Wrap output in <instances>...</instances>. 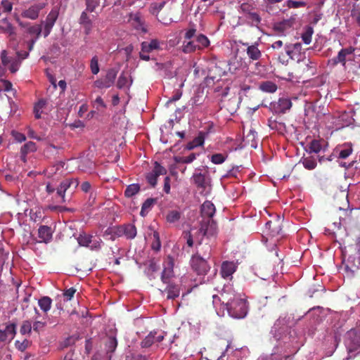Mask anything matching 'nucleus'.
I'll use <instances>...</instances> for the list:
<instances>
[{
    "mask_svg": "<svg viewBox=\"0 0 360 360\" xmlns=\"http://www.w3.org/2000/svg\"><path fill=\"white\" fill-rule=\"evenodd\" d=\"M219 300L225 305L231 316L244 318L248 311L245 299L241 298L240 294L236 292L231 286H225L220 294Z\"/></svg>",
    "mask_w": 360,
    "mask_h": 360,
    "instance_id": "f257e3e1",
    "label": "nucleus"
},
{
    "mask_svg": "<svg viewBox=\"0 0 360 360\" xmlns=\"http://www.w3.org/2000/svg\"><path fill=\"white\" fill-rule=\"evenodd\" d=\"M79 182L78 179H66V180H63L60 183L56 181V180L48 181V183H46V191L54 194V201L56 202L55 205H49V209H51V210H59L60 212L65 210V209H66L65 207L58 206V204L63 202V201L65 200V192L67 188L70 186H78Z\"/></svg>",
    "mask_w": 360,
    "mask_h": 360,
    "instance_id": "f03ea898",
    "label": "nucleus"
},
{
    "mask_svg": "<svg viewBox=\"0 0 360 360\" xmlns=\"http://www.w3.org/2000/svg\"><path fill=\"white\" fill-rule=\"evenodd\" d=\"M216 207L211 200H205L201 206L202 220L199 229L198 235L205 236L208 238L210 236H214L217 232V225L213 219Z\"/></svg>",
    "mask_w": 360,
    "mask_h": 360,
    "instance_id": "7ed1b4c3",
    "label": "nucleus"
},
{
    "mask_svg": "<svg viewBox=\"0 0 360 360\" xmlns=\"http://www.w3.org/2000/svg\"><path fill=\"white\" fill-rule=\"evenodd\" d=\"M191 265L192 269L196 271L198 274H207L210 269V266L207 259L203 257L200 252V245H198V250L195 255L191 258Z\"/></svg>",
    "mask_w": 360,
    "mask_h": 360,
    "instance_id": "20e7f679",
    "label": "nucleus"
},
{
    "mask_svg": "<svg viewBox=\"0 0 360 360\" xmlns=\"http://www.w3.org/2000/svg\"><path fill=\"white\" fill-rule=\"evenodd\" d=\"M347 336L346 345L349 354L347 359H350L352 357V352H354V351L359 352L360 351V327L349 330L347 333Z\"/></svg>",
    "mask_w": 360,
    "mask_h": 360,
    "instance_id": "39448f33",
    "label": "nucleus"
},
{
    "mask_svg": "<svg viewBox=\"0 0 360 360\" xmlns=\"http://www.w3.org/2000/svg\"><path fill=\"white\" fill-rule=\"evenodd\" d=\"M117 73L118 70L116 68H110L107 70L104 78L94 81V86L101 89L110 88V86H112V85L115 84Z\"/></svg>",
    "mask_w": 360,
    "mask_h": 360,
    "instance_id": "423d86ee",
    "label": "nucleus"
},
{
    "mask_svg": "<svg viewBox=\"0 0 360 360\" xmlns=\"http://www.w3.org/2000/svg\"><path fill=\"white\" fill-rule=\"evenodd\" d=\"M360 268V252L359 249L353 255H350L345 261V269L352 276Z\"/></svg>",
    "mask_w": 360,
    "mask_h": 360,
    "instance_id": "0eeeda50",
    "label": "nucleus"
},
{
    "mask_svg": "<svg viewBox=\"0 0 360 360\" xmlns=\"http://www.w3.org/2000/svg\"><path fill=\"white\" fill-rule=\"evenodd\" d=\"M167 169L159 164V162H155L154 167L152 172H148L146 174V179L148 183L153 187L156 186L158 183V179L160 174H165L167 173Z\"/></svg>",
    "mask_w": 360,
    "mask_h": 360,
    "instance_id": "6e6552de",
    "label": "nucleus"
},
{
    "mask_svg": "<svg viewBox=\"0 0 360 360\" xmlns=\"http://www.w3.org/2000/svg\"><path fill=\"white\" fill-rule=\"evenodd\" d=\"M354 51L355 49L353 46H349L345 49H341L337 56L332 59L333 65H338V63L345 65L347 60H352Z\"/></svg>",
    "mask_w": 360,
    "mask_h": 360,
    "instance_id": "1a4fd4ad",
    "label": "nucleus"
},
{
    "mask_svg": "<svg viewBox=\"0 0 360 360\" xmlns=\"http://www.w3.org/2000/svg\"><path fill=\"white\" fill-rule=\"evenodd\" d=\"M174 259L172 257H167L163 262V270L161 274V281L167 285L170 283V278L174 276Z\"/></svg>",
    "mask_w": 360,
    "mask_h": 360,
    "instance_id": "9d476101",
    "label": "nucleus"
},
{
    "mask_svg": "<svg viewBox=\"0 0 360 360\" xmlns=\"http://www.w3.org/2000/svg\"><path fill=\"white\" fill-rule=\"evenodd\" d=\"M16 334V324H7L4 329L0 328V342H10Z\"/></svg>",
    "mask_w": 360,
    "mask_h": 360,
    "instance_id": "9b49d317",
    "label": "nucleus"
},
{
    "mask_svg": "<svg viewBox=\"0 0 360 360\" xmlns=\"http://www.w3.org/2000/svg\"><path fill=\"white\" fill-rule=\"evenodd\" d=\"M132 84L133 79L131 74L128 73V72H122L117 79V87L119 89L126 88L129 90Z\"/></svg>",
    "mask_w": 360,
    "mask_h": 360,
    "instance_id": "f8f14e48",
    "label": "nucleus"
},
{
    "mask_svg": "<svg viewBox=\"0 0 360 360\" xmlns=\"http://www.w3.org/2000/svg\"><path fill=\"white\" fill-rule=\"evenodd\" d=\"M237 266L234 262L224 261L221 264V274L224 278H232L234 271H236Z\"/></svg>",
    "mask_w": 360,
    "mask_h": 360,
    "instance_id": "ddd939ff",
    "label": "nucleus"
},
{
    "mask_svg": "<svg viewBox=\"0 0 360 360\" xmlns=\"http://www.w3.org/2000/svg\"><path fill=\"white\" fill-rule=\"evenodd\" d=\"M165 4V3L163 1L162 3L158 4L155 7L157 10V17L158 19L163 24H170L172 21V16L171 13L166 14L165 11H164L163 8Z\"/></svg>",
    "mask_w": 360,
    "mask_h": 360,
    "instance_id": "4468645a",
    "label": "nucleus"
},
{
    "mask_svg": "<svg viewBox=\"0 0 360 360\" xmlns=\"http://www.w3.org/2000/svg\"><path fill=\"white\" fill-rule=\"evenodd\" d=\"M243 46H247L246 53L248 54L249 58L251 60H259V58H261L262 51L259 49V44H257V42L252 44V45H249V44H243Z\"/></svg>",
    "mask_w": 360,
    "mask_h": 360,
    "instance_id": "2eb2a0df",
    "label": "nucleus"
},
{
    "mask_svg": "<svg viewBox=\"0 0 360 360\" xmlns=\"http://www.w3.org/2000/svg\"><path fill=\"white\" fill-rule=\"evenodd\" d=\"M118 232L124 235L127 238H134L137 235V229L133 224H126L118 228Z\"/></svg>",
    "mask_w": 360,
    "mask_h": 360,
    "instance_id": "dca6fc26",
    "label": "nucleus"
},
{
    "mask_svg": "<svg viewBox=\"0 0 360 360\" xmlns=\"http://www.w3.org/2000/svg\"><path fill=\"white\" fill-rule=\"evenodd\" d=\"M353 151V146L351 143L343 144L335 149L334 154L338 158H347Z\"/></svg>",
    "mask_w": 360,
    "mask_h": 360,
    "instance_id": "f3484780",
    "label": "nucleus"
},
{
    "mask_svg": "<svg viewBox=\"0 0 360 360\" xmlns=\"http://www.w3.org/2000/svg\"><path fill=\"white\" fill-rule=\"evenodd\" d=\"M265 227L271 236L279 235L282 230L281 221L280 219H276L274 221H267L265 223Z\"/></svg>",
    "mask_w": 360,
    "mask_h": 360,
    "instance_id": "a211bd4d",
    "label": "nucleus"
},
{
    "mask_svg": "<svg viewBox=\"0 0 360 360\" xmlns=\"http://www.w3.org/2000/svg\"><path fill=\"white\" fill-rule=\"evenodd\" d=\"M59 10L58 6H55V8H53L49 12L46 18V35H49L53 25L55 24L59 16Z\"/></svg>",
    "mask_w": 360,
    "mask_h": 360,
    "instance_id": "6ab92c4d",
    "label": "nucleus"
},
{
    "mask_svg": "<svg viewBox=\"0 0 360 360\" xmlns=\"http://www.w3.org/2000/svg\"><path fill=\"white\" fill-rule=\"evenodd\" d=\"M129 20L135 26L136 29H140L143 32H146L144 27V19L140 13H135V14H130Z\"/></svg>",
    "mask_w": 360,
    "mask_h": 360,
    "instance_id": "aec40b11",
    "label": "nucleus"
},
{
    "mask_svg": "<svg viewBox=\"0 0 360 360\" xmlns=\"http://www.w3.org/2000/svg\"><path fill=\"white\" fill-rule=\"evenodd\" d=\"M165 291H166L167 293V299H176V297H179V296L180 286L179 285L170 283L169 285H167V288L165 289Z\"/></svg>",
    "mask_w": 360,
    "mask_h": 360,
    "instance_id": "412c9836",
    "label": "nucleus"
},
{
    "mask_svg": "<svg viewBox=\"0 0 360 360\" xmlns=\"http://www.w3.org/2000/svg\"><path fill=\"white\" fill-rule=\"evenodd\" d=\"M36 150V145L32 141H29L24 144L20 149V159L25 162L27 161L26 155Z\"/></svg>",
    "mask_w": 360,
    "mask_h": 360,
    "instance_id": "4be33fe9",
    "label": "nucleus"
},
{
    "mask_svg": "<svg viewBox=\"0 0 360 360\" xmlns=\"http://www.w3.org/2000/svg\"><path fill=\"white\" fill-rule=\"evenodd\" d=\"M193 179L198 187L205 188L207 186L206 176L205 174H202V172H195L193 175Z\"/></svg>",
    "mask_w": 360,
    "mask_h": 360,
    "instance_id": "5701e85b",
    "label": "nucleus"
},
{
    "mask_svg": "<svg viewBox=\"0 0 360 360\" xmlns=\"http://www.w3.org/2000/svg\"><path fill=\"white\" fill-rule=\"evenodd\" d=\"M202 240L198 241V245H200V251L201 252L202 255L207 260V257H210L212 254V245L210 243H202Z\"/></svg>",
    "mask_w": 360,
    "mask_h": 360,
    "instance_id": "b1692460",
    "label": "nucleus"
},
{
    "mask_svg": "<svg viewBox=\"0 0 360 360\" xmlns=\"http://www.w3.org/2000/svg\"><path fill=\"white\" fill-rule=\"evenodd\" d=\"M259 88L263 91H267V93H274L277 90L278 87L272 80H265L264 82H262L259 84Z\"/></svg>",
    "mask_w": 360,
    "mask_h": 360,
    "instance_id": "393cba45",
    "label": "nucleus"
},
{
    "mask_svg": "<svg viewBox=\"0 0 360 360\" xmlns=\"http://www.w3.org/2000/svg\"><path fill=\"white\" fill-rule=\"evenodd\" d=\"M156 201H157L156 198H147V200H146L143 202V203L142 204L140 214L141 215L147 214V213H148L149 210H150V209H152L154 204H155Z\"/></svg>",
    "mask_w": 360,
    "mask_h": 360,
    "instance_id": "a878e982",
    "label": "nucleus"
},
{
    "mask_svg": "<svg viewBox=\"0 0 360 360\" xmlns=\"http://www.w3.org/2000/svg\"><path fill=\"white\" fill-rule=\"evenodd\" d=\"M160 42L158 39H151L149 42L144 41L143 42V49L147 52H152L154 49H159Z\"/></svg>",
    "mask_w": 360,
    "mask_h": 360,
    "instance_id": "bb28decb",
    "label": "nucleus"
},
{
    "mask_svg": "<svg viewBox=\"0 0 360 360\" xmlns=\"http://www.w3.org/2000/svg\"><path fill=\"white\" fill-rule=\"evenodd\" d=\"M300 65H302V66H306V68H303V70L304 71H306L307 74H315L316 65L314 61H311L309 59L303 60L300 63Z\"/></svg>",
    "mask_w": 360,
    "mask_h": 360,
    "instance_id": "cd10ccee",
    "label": "nucleus"
},
{
    "mask_svg": "<svg viewBox=\"0 0 360 360\" xmlns=\"http://www.w3.org/2000/svg\"><path fill=\"white\" fill-rule=\"evenodd\" d=\"M141 186L140 184H137V183H134V184H129L126 187L124 191V195L127 198H131L136 193H138L140 191Z\"/></svg>",
    "mask_w": 360,
    "mask_h": 360,
    "instance_id": "c85d7f7f",
    "label": "nucleus"
},
{
    "mask_svg": "<svg viewBox=\"0 0 360 360\" xmlns=\"http://www.w3.org/2000/svg\"><path fill=\"white\" fill-rule=\"evenodd\" d=\"M117 347V340L114 336H110L105 342V348L107 352H114L115 348Z\"/></svg>",
    "mask_w": 360,
    "mask_h": 360,
    "instance_id": "c756f323",
    "label": "nucleus"
},
{
    "mask_svg": "<svg viewBox=\"0 0 360 360\" xmlns=\"http://www.w3.org/2000/svg\"><path fill=\"white\" fill-rule=\"evenodd\" d=\"M39 8L38 6H32L22 13V16L30 19H36L39 15Z\"/></svg>",
    "mask_w": 360,
    "mask_h": 360,
    "instance_id": "7c9ffc66",
    "label": "nucleus"
},
{
    "mask_svg": "<svg viewBox=\"0 0 360 360\" xmlns=\"http://www.w3.org/2000/svg\"><path fill=\"white\" fill-rule=\"evenodd\" d=\"M198 49H202V48H205V46H208L210 44V41L207 36L205 34H198L196 38Z\"/></svg>",
    "mask_w": 360,
    "mask_h": 360,
    "instance_id": "2f4dec72",
    "label": "nucleus"
},
{
    "mask_svg": "<svg viewBox=\"0 0 360 360\" xmlns=\"http://www.w3.org/2000/svg\"><path fill=\"white\" fill-rule=\"evenodd\" d=\"M198 49V42L196 41H184L183 45V51L185 53L195 52Z\"/></svg>",
    "mask_w": 360,
    "mask_h": 360,
    "instance_id": "473e14b6",
    "label": "nucleus"
},
{
    "mask_svg": "<svg viewBox=\"0 0 360 360\" xmlns=\"http://www.w3.org/2000/svg\"><path fill=\"white\" fill-rule=\"evenodd\" d=\"M27 32L31 35L36 36L35 39H37L39 37V35L41 34V29L39 25H35L29 27L28 29H27ZM35 40L36 39H31L32 44L30 45V49H29L30 50L32 49V44L34 43Z\"/></svg>",
    "mask_w": 360,
    "mask_h": 360,
    "instance_id": "72a5a7b5",
    "label": "nucleus"
},
{
    "mask_svg": "<svg viewBox=\"0 0 360 360\" xmlns=\"http://www.w3.org/2000/svg\"><path fill=\"white\" fill-rule=\"evenodd\" d=\"M302 162L304 167L307 169H314L317 165L316 160L315 158H313V156L302 158Z\"/></svg>",
    "mask_w": 360,
    "mask_h": 360,
    "instance_id": "f704fd0d",
    "label": "nucleus"
},
{
    "mask_svg": "<svg viewBox=\"0 0 360 360\" xmlns=\"http://www.w3.org/2000/svg\"><path fill=\"white\" fill-rule=\"evenodd\" d=\"M248 19L250 20L252 25H255L256 26H258L262 20V18L259 14L256 13V11H252V6H251V5L250 11L248 13Z\"/></svg>",
    "mask_w": 360,
    "mask_h": 360,
    "instance_id": "c9c22d12",
    "label": "nucleus"
},
{
    "mask_svg": "<svg viewBox=\"0 0 360 360\" xmlns=\"http://www.w3.org/2000/svg\"><path fill=\"white\" fill-rule=\"evenodd\" d=\"M45 107V101L41 99L34 107V117L37 119L41 118V115L43 112V109Z\"/></svg>",
    "mask_w": 360,
    "mask_h": 360,
    "instance_id": "e433bc0d",
    "label": "nucleus"
},
{
    "mask_svg": "<svg viewBox=\"0 0 360 360\" xmlns=\"http://www.w3.org/2000/svg\"><path fill=\"white\" fill-rule=\"evenodd\" d=\"M155 334L157 333H150L143 340L141 341L142 347H149V346H152L153 343L155 342Z\"/></svg>",
    "mask_w": 360,
    "mask_h": 360,
    "instance_id": "4c0bfd02",
    "label": "nucleus"
},
{
    "mask_svg": "<svg viewBox=\"0 0 360 360\" xmlns=\"http://www.w3.org/2000/svg\"><path fill=\"white\" fill-rule=\"evenodd\" d=\"M314 30L312 27H307L305 32L302 34V39L306 44H310Z\"/></svg>",
    "mask_w": 360,
    "mask_h": 360,
    "instance_id": "58836bf2",
    "label": "nucleus"
},
{
    "mask_svg": "<svg viewBox=\"0 0 360 360\" xmlns=\"http://www.w3.org/2000/svg\"><path fill=\"white\" fill-rule=\"evenodd\" d=\"M80 24H83L85 25L87 32L90 30L91 26V20L89 17H88L87 13L86 11H82L80 18H79Z\"/></svg>",
    "mask_w": 360,
    "mask_h": 360,
    "instance_id": "ea45409f",
    "label": "nucleus"
},
{
    "mask_svg": "<svg viewBox=\"0 0 360 360\" xmlns=\"http://www.w3.org/2000/svg\"><path fill=\"white\" fill-rule=\"evenodd\" d=\"M90 69L92 74H98L100 71V68L98 65V58L96 55L93 56L91 60H90Z\"/></svg>",
    "mask_w": 360,
    "mask_h": 360,
    "instance_id": "a19ab883",
    "label": "nucleus"
},
{
    "mask_svg": "<svg viewBox=\"0 0 360 360\" xmlns=\"http://www.w3.org/2000/svg\"><path fill=\"white\" fill-rule=\"evenodd\" d=\"M32 329V323L30 321H24L20 327V332L22 335L30 334Z\"/></svg>",
    "mask_w": 360,
    "mask_h": 360,
    "instance_id": "79ce46f5",
    "label": "nucleus"
},
{
    "mask_svg": "<svg viewBox=\"0 0 360 360\" xmlns=\"http://www.w3.org/2000/svg\"><path fill=\"white\" fill-rule=\"evenodd\" d=\"M92 241L91 235H79L78 238V243L83 246H89Z\"/></svg>",
    "mask_w": 360,
    "mask_h": 360,
    "instance_id": "37998d69",
    "label": "nucleus"
},
{
    "mask_svg": "<svg viewBox=\"0 0 360 360\" xmlns=\"http://www.w3.org/2000/svg\"><path fill=\"white\" fill-rule=\"evenodd\" d=\"M226 158L227 156H225L223 153H214V155L211 156V161L215 165H219V163L225 162Z\"/></svg>",
    "mask_w": 360,
    "mask_h": 360,
    "instance_id": "c03bdc74",
    "label": "nucleus"
},
{
    "mask_svg": "<svg viewBox=\"0 0 360 360\" xmlns=\"http://www.w3.org/2000/svg\"><path fill=\"white\" fill-rule=\"evenodd\" d=\"M181 218V214L179 211H176V210H173L170 211L167 214V221H179Z\"/></svg>",
    "mask_w": 360,
    "mask_h": 360,
    "instance_id": "a18cd8bd",
    "label": "nucleus"
},
{
    "mask_svg": "<svg viewBox=\"0 0 360 360\" xmlns=\"http://www.w3.org/2000/svg\"><path fill=\"white\" fill-rule=\"evenodd\" d=\"M321 148L322 145L317 139H314L309 145V151H314V153H319V151L321 150Z\"/></svg>",
    "mask_w": 360,
    "mask_h": 360,
    "instance_id": "49530a36",
    "label": "nucleus"
},
{
    "mask_svg": "<svg viewBox=\"0 0 360 360\" xmlns=\"http://www.w3.org/2000/svg\"><path fill=\"white\" fill-rule=\"evenodd\" d=\"M21 61L19 58H13V59L10 63L9 65V70L11 72L15 73L18 71L19 69V67L20 65Z\"/></svg>",
    "mask_w": 360,
    "mask_h": 360,
    "instance_id": "de8ad7c7",
    "label": "nucleus"
},
{
    "mask_svg": "<svg viewBox=\"0 0 360 360\" xmlns=\"http://www.w3.org/2000/svg\"><path fill=\"white\" fill-rule=\"evenodd\" d=\"M278 105L281 108V110L284 112L285 109L291 108L292 103L290 100H288V98H280L278 101Z\"/></svg>",
    "mask_w": 360,
    "mask_h": 360,
    "instance_id": "09e8293b",
    "label": "nucleus"
},
{
    "mask_svg": "<svg viewBox=\"0 0 360 360\" xmlns=\"http://www.w3.org/2000/svg\"><path fill=\"white\" fill-rule=\"evenodd\" d=\"M13 59V58L8 56V53L6 50H3L1 52V60L4 66H8Z\"/></svg>",
    "mask_w": 360,
    "mask_h": 360,
    "instance_id": "8fccbe9b",
    "label": "nucleus"
},
{
    "mask_svg": "<svg viewBox=\"0 0 360 360\" xmlns=\"http://www.w3.org/2000/svg\"><path fill=\"white\" fill-rule=\"evenodd\" d=\"M16 348L21 352L25 351L30 345V342L27 340H24L22 342L16 340L15 342Z\"/></svg>",
    "mask_w": 360,
    "mask_h": 360,
    "instance_id": "3c124183",
    "label": "nucleus"
},
{
    "mask_svg": "<svg viewBox=\"0 0 360 360\" xmlns=\"http://www.w3.org/2000/svg\"><path fill=\"white\" fill-rule=\"evenodd\" d=\"M204 141H205L204 133H202V131H200L198 135L193 139L194 148H195V146H200V145H203Z\"/></svg>",
    "mask_w": 360,
    "mask_h": 360,
    "instance_id": "603ef678",
    "label": "nucleus"
},
{
    "mask_svg": "<svg viewBox=\"0 0 360 360\" xmlns=\"http://www.w3.org/2000/svg\"><path fill=\"white\" fill-rule=\"evenodd\" d=\"M100 0H86V10L92 12V11H94L96 7L98 6Z\"/></svg>",
    "mask_w": 360,
    "mask_h": 360,
    "instance_id": "864d4df0",
    "label": "nucleus"
},
{
    "mask_svg": "<svg viewBox=\"0 0 360 360\" xmlns=\"http://www.w3.org/2000/svg\"><path fill=\"white\" fill-rule=\"evenodd\" d=\"M183 235L184 239L186 240L187 245L192 248L194 244V240L191 233H190V231H184Z\"/></svg>",
    "mask_w": 360,
    "mask_h": 360,
    "instance_id": "5fc2aeb1",
    "label": "nucleus"
},
{
    "mask_svg": "<svg viewBox=\"0 0 360 360\" xmlns=\"http://www.w3.org/2000/svg\"><path fill=\"white\" fill-rule=\"evenodd\" d=\"M288 25H289L288 22H281L274 25V30L278 32H284L285 29H287Z\"/></svg>",
    "mask_w": 360,
    "mask_h": 360,
    "instance_id": "6e6d98bb",
    "label": "nucleus"
},
{
    "mask_svg": "<svg viewBox=\"0 0 360 360\" xmlns=\"http://www.w3.org/2000/svg\"><path fill=\"white\" fill-rule=\"evenodd\" d=\"M13 5L12 4L7 1V0H3L1 2V9L3 12L8 13L12 11Z\"/></svg>",
    "mask_w": 360,
    "mask_h": 360,
    "instance_id": "4d7b16f0",
    "label": "nucleus"
},
{
    "mask_svg": "<svg viewBox=\"0 0 360 360\" xmlns=\"http://www.w3.org/2000/svg\"><path fill=\"white\" fill-rule=\"evenodd\" d=\"M39 240L37 242V244H41L45 242V226H41L38 230Z\"/></svg>",
    "mask_w": 360,
    "mask_h": 360,
    "instance_id": "13d9d810",
    "label": "nucleus"
},
{
    "mask_svg": "<svg viewBox=\"0 0 360 360\" xmlns=\"http://www.w3.org/2000/svg\"><path fill=\"white\" fill-rule=\"evenodd\" d=\"M0 82L2 84V89H4V91H9L12 89V83L8 81V80H6V79H0Z\"/></svg>",
    "mask_w": 360,
    "mask_h": 360,
    "instance_id": "bf43d9fd",
    "label": "nucleus"
},
{
    "mask_svg": "<svg viewBox=\"0 0 360 360\" xmlns=\"http://www.w3.org/2000/svg\"><path fill=\"white\" fill-rule=\"evenodd\" d=\"M12 135L15 140L19 143H21L26 140L25 136L22 133L13 131H12Z\"/></svg>",
    "mask_w": 360,
    "mask_h": 360,
    "instance_id": "052dcab7",
    "label": "nucleus"
},
{
    "mask_svg": "<svg viewBox=\"0 0 360 360\" xmlns=\"http://www.w3.org/2000/svg\"><path fill=\"white\" fill-rule=\"evenodd\" d=\"M163 190L167 193H169L171 191V179L169 178V176H166L164 179Z\"/></svg>",
    "mask_w": 360,
    "mask_h": 360,
    "instance_id": "680f3d73",
    "label": "nucleus"
},
{
    "mask_svg": "<svg viewBox=\"0 0 360 360\" xmlns=\"http://www.w3.org/2000/svg\"><path fill=\"white\" fill-rule=\"evenodd\" d=\"M305 4L306 3H304V1H295V0H288L287 3L288 7H293L294 8L301 7V6H305Z\"/></svg>",
    "mask_w": 360,
    "mask_h": 360,
    "instance_id": "e2e57ef3",
    "label": "nucleus"
},
{
    "mask_svg": "<svg viewBox=\"0 0 360 360\" xmlns=\"http://www.w3.org/2000/svg\"><path fill=\"white\" fill-rule=\"evenodd\" d=\"M75 292L76 289H75V288H70L63 292V295L67 300H71Z\"/></svg>",
    "mask_w": 360,
    "mask_h": 360,
    "instance_id": "0e129e2a",
    "label": "nucleus"
},
{
    "mask_svg": "<svg viewBox=\"0 0 360 360\" xmlns=\"http://www.w3.org/2000/svg\"><path fill=\"white\" fill-rule=\"evenodd\" d=\"M44 327V323L41 321H37L34 323L32 326V329L36 332H40L43 330Z\"/></svg>",
    "mask_w": 360,
    "mask_h": 360,
    "instance_id": "69168bd1",
    "label": "nucleus"
},
{
    "mask_svg": "<svg viewBox=\"0 0 360 360\" xmlns=\"http://www.w3.org/2000/svg\"><path fill=\"white\" fill-rule=\"evenodd\" d=\"M181 96H182L181 91H176L174 94H173L172 96V97L168 100L167 103L169 104V103L175 102V101H179V99H180Z\"/></svg>",
    "mask_w": 360,
    "mask_h": 360,
    "instance_id": "338daca9",
    "label": "nucleus"
},
{
    "mask_svg": "<svg viewBox=\"0 0 360 360\" xmlns=\"http://www.w3.org/2000/svg\"><path fill=\"white\" fill-rule=\"evenodd\" d=\"M195 28H190L189 30H188V31L186 32L184 38L187 39L188 40H191V39L193 38L194 35H195Z\"/></svg>",
    "mask_w": 360,
    "mask_h": 360,
    "instance_id": "774afa93",
    "label": "nucleus"
}]
</instances>
